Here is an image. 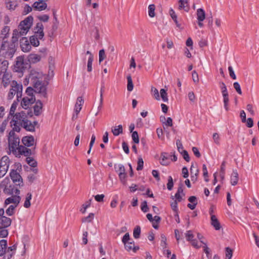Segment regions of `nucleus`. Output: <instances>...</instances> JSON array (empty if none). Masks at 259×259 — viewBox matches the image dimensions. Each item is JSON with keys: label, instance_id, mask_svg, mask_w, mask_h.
Here are the masks:
<instances>
[{"label": "nucleus", "instance_id": "1", "mask_svg": "<svg viewBox=\"0 0 259 259\" xmlns=\"http://www.w3.org/2000/svg\"><path fill=\"white\" fill-rule=\"evenodd\" d=\"M43 74L35 70H32L27 78H26L24 84L26 85L30 83L34 88L28 87L26 90L25 94L27 97L34 96L33 91L40 94L41 96L46 98L47 97L46 87L42 82Z\"/></svg>", "mask_w": 259, "mask_h": 259}, {"label": "nucleus", "instance_id": "2", "mask_svg": "<svg viewBox=\"0 0 259 259\" xmlns=\"http://www.w3.org/2000/svg\"><path fill=\"white\" fill-rule=\"evenodd\" d=\"M8 61L4 60L2 62L0 67V82L5 88L11 85V83L14 80H12L11 73L8 71Z\"/></svg>", "mask_w": 259, "mask_h": 259}, {"label": "nucleus", "instance_id": "3", "mask_svg": "<svg viewBox=\"0 0 259 259\" xmlns=\"http://www.w3.org/2000/svg\"><path fill=\"white\" fill-rule=\"evenodd\" d=\"M26 118L27 115L24 111L15 113L10 121V126L12 128V130L19 133Z\"/></svg>", "mask_w": 259, "mask_h": 259}, {"label": "nucleus", "instance_id": "4", "mask_svg": "<svg viewBox=\"0 0 259 259\" xmlns=\"http://www.w3.org/2000/svg\"><path fill=\"white\" fill-rule=\"evenodd\" d=\"M16 51V45L14 43L3 40L0 49V56L7 58H11Z\"/></svg>", "mask_w": 259, "mask_h": 259}, {"label": "nucleus", "instance_id": "5", "mask_svg": "<svg viewBox=\"0 0 259 259\" xmlns=\"http://www.w3.org/2000/svg\"><path fill=\"white\" fill-rule=\"evenodd\" d=\"M15 132L13 130H11L8 136L9 148L13 153L17 152L18 148L20 146V138Z\"/></svg>", "mask_w": 259, "mask_h": 259}, {"label": "nucleus", "instance_id": "6", "mask_svg": "<svg viewBox=\"0 0 259 259\" xmlns=\"http://www.w3.org/2000/svg\"><path fill=\"white\" fill-rule=\"evenodd\" d=\"M11 88L8 94V100H12L15 95H16L17 100L22 97L23 86L21 83H18L16 80H13L10 85Z\"/></svg>", "mask_w": 259, "mask_h": 259}, {"label": "nucleus", "instance_id": "7", "mask_svg": "<svg viewBox=\"0 0 259 259\" xmlns=\"http://www.w3.org/2000/svg\"><path fill=\"white\" fill-rule=\"evenodd\" d=\"M15 166L16 169H12L11 170L10 175V177L13 182L15 183L16 185L19 186H23V179L19 174L22 170L21 164L20 163H16Z\"/></svg>", "mask_w": 259, "mask_h": 259}, {"label": "nucleus", "instance_id": "8", "mask_svg": "<svg viewBox=\"0 0 259 259\" xmlns=\"http://www.w3.org/2000/svg\"><path fill=\"white\" fill-rule=\"evenodd\" d=\"M10 163V160L8 156H3L0 161V178L3 177L7 173Z\"/></svg>", "mask_w": 259, "mask_h": 259}, {"label": "nucleus", "instance_id": "9", "mask_svg": "<svg viewBox=\"0 0 259 259\" xmlns=\"http://www.w3.org/2000/svg\"><path fill=\"white\" fill-rule=\"evenodd\" d=\"M33 20L32 16H29L20 23L19 27L23 30L22 34L27 33L32 25Z\"/></svg>", "mask_w": 259, "mask_h": 259}, {"label": "nucleus", "instance_id": "10", "mask_svg": "<svg viewBox=\"0 0 259 259\" xmlns=\"http://www.w3.org/2000/svg\"><path fill=\"white\" fill-rule=\"evenodd\" d=\"M27 64L24 62V58L22 56L17 58L14 66V71L17 72H22L27 67Z\"/></svg>", "mask_w": 259, "mask_h": 259}, {"label": "nucleus", "instance_id": "11", "mask_svg": "<svg viewBox=\"0 0 259 259\" xmlns=\"http://www.w3.org/2000/svg\"><path fill=\"white\" fill-rule=\"evenodd\" d=\"M17 152L21 155H23L25 156L28 157L30 155H34L35 153V148L32 147L28 148L27 147L20 145L18 148Z\"/></svg>", "mask_w": 259, "mask_h": 259}, {"label": "nucleus", "instance_id": "12", "mask_svg": "<svg viewBox=\"0 0 259 259\" xmlns=\"http://www.w3.org/2000/svg\"><path fill=\"white\" fill-rule=\"evenodd\" d=\"M22 142L24 146L29 147H35L36 146V142L32 136L24 137L22 139Z\"/></svg>", "mask_w": 259, "mask_h": 259}, {"label": "nucleus", "instance_id": "13", "mask_svg": "<svg viewBox=\"0 0 259 259\" xmlns=\"http://www.w3.org/2000/svg\"><path fill=\"white\" fill-rule=\"evenodd\" d=\"M35 101L34 96L27 97L25 96L23 98L21 104L22 107L26 109L30 105L32 104Z\"/></svg>", "mask_w": 259, "mask_h": 259}, {"label": "nucleus", "instance_id": "14", "mask_svg": "<svg viewBox=\"0 0 259 259\" xmlns=\"http://www.w3.org/2000/svg\"><path fill=\"white\" fill-rule=\"evenodd\" d=\"M37 124V121H31L26 118L24 122L23 127L26 131L29 132H34L35 131V126Z\"/></svg>", "mask_w": 259, "mask_h": 259}, {"label": "nucleus", "instance_id": "15", "mask_svg": "<svg viewBox=\"0 0 259 259\" xmlns=\"http://www.w3.org/2000/svg\"><path fill=\"white\" fill-rule=\"evenodd\" d=\"M44 26L41 23H37L35 27L34 28V35L38 37L39 39H41L44 36V33L43 31Z\"/></svg>", "mask_w": 259, "mask_h": 259}, {"label": "nucleus", "instance_id": "16", "mask_svg": "<svg viewBox=\"0 0 259 259\" xmlns=\"http://www.w3.org/2000/svg\"><path fill=\"white\" fill-rule=\"evenodd\" d=\"M20 46L22 51L24 52H28L30 51L31 47L26 37H22L20 40Z\"/></svg>", "mask_w": 259, "mask_h": 259}, {"label": "nucleus", "instance_id": "17", "mask_svg": "<svg viewBox=\"0 0 259 259\" xmlns=\"http://www.w3.org/2000/svg\"><path fill=\"white\" fill-rule=\"evenodd\" d=\"M22 32H23V30H22L21 29H20L19 27H18V29H15L13 31L11 42H12L15 44V43L18 41V38L20 36L24 35L26 34V33L22 34Z\"/></svg>", "mask_w": 259, "mask_h": 259}, {"label": "nucleus", "instance_id": "18", "mask_svg": "<svg viewBox=\"0 0 259 259\" xmlns=\"http://www.w3.org/2000/svg\"><path fill=\"white\" fill-rule=\"evenodd\" d=\"M21 200V198L18 195H14L12 196L11 197H9L6 199L5 204L6 205L9 204L10 203H14L13 205H16L17 206L20 202Z\"/></svg>", "mask_w": 259, "mask_h": 259}, {"label": "nucleus", "instance_id": "19", "mask_svg": "<svg viewBox=\"0 0 259 259\" xmlns=\"http://www.w3.org/2000/svg\"><path fill=\"white\" fill-rule=\"evenodd\" d=\"M12 220L7 217L0 218V227L3 228H8L11 226Z\"/></svg>", "mask_w": 259, "mask_h": 259}, {"label": "nucleus", "instance_id": "20", "mask_svg": "<svg viewBox=\"0 0 259 259\" xmlns=\"http://www.w3.org/2000/svg\"><path fill=\"white\" fill-rule=\"evenodd\" d=\"M32 7L34 9L41 11L47 8V4L46 2H42L38 1V2H35Z\"/></svg>", "mask_w": 259, "mask_h": 259}, {"label": "nucleus", "instance_id": "21", "mask_svg": "<svg viewBox=\"0 0 259 259\" xmlns=\"http://www.w3.org/2000/svg\"><path fill=\"white\" fill-rule=\"evenodd\" d=\"M239 180V175L237 170H233L231 176L230 182L232 185L235 186L237 184Z\"/></svg>", "mask_w": 259, "mask_h": 259}, {"label": "nucleus", "instance_id": "22", "mask_svg": "<svg viewBox=\"0 0 259 259\" xmlns=\"http://www.w3.org/2000/svg\"><path fill=\"white\" fill-rule=\"evenodd\" d=\"M210 220L211 225L215 228L216 230H219L221 229V225L217 217L215 215H211Z\"/></svg>", "mask_w": 259, "mask_h": 259}, {"label": "nucleus", "instance_id": "23", "mask_svg": "<svg viewBox=\"0 0 259 259\" xmlns=\"http://www.w3.org/2000/svg\"><path fill=\"white\" fill-rule=\"evenodd\" d=\"M179 10L184 9L185 11L188 12L189 7L188 0H179Z\"/></svg>", "mask_w": 259, "mask_h": 259}, {"label": "nucleus", "instance_id": "24", "mask_svg": "<svg viewBox=\"0 0 259 259\" xmlns=\"http://www.w3.org/2000/svg\"><path fill=\"white\" fill-rule=\"evenodd\" d=\"M27 59L30 63H36L40 60L41 57L37 54H31L28 55Z\"/></svg>", "mask_w": 259, "mask_h": 259}, {"label": "nucleus", "instance_id": "25", "mask_svg": "<svg viewBox=\"0 0 259 259\" xmlns=\"http://www.w3.org/2000/svg\"><path fill=\"white\" fill-rule=\"evenodd\" d=\"M188 200L192 204L189 203L187 205L188 207L191 210L194 209L197 204V198L194 196H192L188 198Z\"/></svg>", "mask_w": 259, "mask_h": 259}, {"label": "nucleus", "instance_id": "26", "mask_svg": "<svg viewBox=\"0 0 259 259\" xmlns=\"http://www.w3.org/2000/svg\"><path fill=\"white\" fill-rule=\"evenodd\" d=\"M7 241L5 239L0 241V256H3L6 252Z\"/></svg>", "mask_w": 259, "mask_h": 259}, {"label": "nucleus", "instance_id": "27", "mask_svg": "<svg viewBox=\"0 0 259 259\" xmlns=\"http://www.w3.org/2000/svg\"><path fill=\"white\" fill-rule=\"evenodd\" d=\"M42 107V103L40 101H36V104L33 107L34 114L36 116H38L41 114Z\"/></svg>", "mask_w": 259, "mask_h": 259}, {"label": "nucleus", "instance_id": "28", "mask_svg": "<svg viewBox=\"0 0 259 259\" xmlns=\"http://www.w3.org/2000/svg\"><path fill=\"white\" fill-rule=\"evenodd\" d=\"M196 15L198 21H203L206 17L205 11L202 8L197 9Z\"/></svg>", "mask_w": 259, "mask_h": 259}, {"label": "nucleus", "instance_id": "29", "mask_svg": "<svg viewBox=\"0 0 259 259\" xmlns=\"http://www.w3.org/2000/svg\"><path fill=\"white\" fill-rule=\"evenodd\" d=\"M83 103V99L82 97H79L77 99V102L75 105V111L77 114L81 109V106Z\"/></svg>", "mask_w": 259, "mask_h": 259}, {"label": "nucleus", "instance_id": "30", "mask_svg": "<svg viewBox=\"0 0 259 259\" xmlns=\"http://www.w3.org/2000/svg\"><path fill=\"white\" fill-rule=\"evenodd\" d=\"M194 165L192 164L190 168V173H191V178L192 181H196L197 180V177L198 175L199 170L198 169L196 168L195 170H194Z\"/></svg>", "mask_w": 259, "mask_h": 259}, {"label": "nucleus", "instance_id": "31", "mask_svg": "<svg viewBox=\"0 0 259 259\" xmlns=\"http://www.w3.org/2000/svg\"><path fill=\"white\" fill-rule=\"evenodd\" d=\"M4 192L5 193L19 195L20 194V190L17 188H11V186H10L9 188H6L4 190Z\"/></svg>", "mask_w": 259, "mask_h": 259}, {"label": "nucleus", "instance_id": "32", "mask_svg": "<svg viewBox=\"0 0 259 259\" xmlns=\"http://www.w3.org/2000/svg\"><path fill=\"white\" fill-rule=\"evenodd\" d=\"M111 131L114 136H117L119 134L122 133V126L121 125H119L117 126L113 127L112 128Z\"/></svg>", "mask_w": 259, "mask_h": 259}, {"label": "nucleus", "instance_id": "33", "mask_svg": "<svg viewBox=\"0 0 259 259\" xmlns=\"http://www.w3.org/2000/svg\"><path fill=\"white\" fill-rule=\"evenodd\" d=\"M39 39L37 36L33 35L30 37V42L31 45H32L34 47H37L39 45V41L38 40Z\"/></svg>", "mask_w": 259, "mask_h": 259}, {"label": "nucleus", "instance_id": "34", "mask_svg": "<svg viewBox=\"0 0 259 259\" xmlns=\"http://www.w3.org/2000/svg\"><path fill=\"white\" fill-rule=\"evenodd\" d=\"M32 198V195L30 193H28L26 195L25 200L24 203V207L25 208H29L30 205V200Z\"/></svg>", "mask_w": 259, "mask_h": 259}, {"label": "nucleus", "instance_id": "35", "mask_svg": "<svg viewBox=\"0 0 259 259\" xmlns=\"http://www.w3.org/2000/svg\"><path fill=\"white\" fill-rule=\"evenodd\" d=\"M26 161L30 166L33 167H36L37 163L36 161L34 160L32 157L29 156L27 157L26 158Z\"/></svg>", "mask_w": 259, "mask_h": 259}, {"label": "nucleus", "instance_id": "36", "mask_svg": "<svg viewBox=\"0 0 259 259\" xmlns=\"http://www.w3.org/2000/svg\"><path fill=\"white\" fill-rule=\"evenodd\" d=\"M127 91L129 92H131L133 90L134 84L133 83L132 77L130 75H129L127 76Z\"/></svg>", "mask_w": 259, "mask_h": 259}, {"label": "nucleus", "instance_id": "37", "mask_svg": "<svg viewBox=\"0 0 259 259\" xmlns=\"http://www.w3.org/2000/svg\"><path fill=\"white\" fill-rule=\"evenodd\" d=\"M17 206L16 205H11L6 210V212L8 215L11 216L12 215L15 210V208Z\"/></svg>", "mask_w": 259, "mask_h": 259}, {"label": "nucleus", "instance_id": "38", "mask_svg": "<svg viewBox=\"0 0 259 259\" xmlns=\"http://www.w3.org/2000/svg\"><path fill=\"white\" fill-rule=\"evenodd\" d=\"M155 6L154 4L150 5L148 7V15L150 17H154L155 14Z\"/></svg>", "mask_w": 259, "mask_h": 259}, {"label": "nucleus", "instance_id": "39", "mask_svg": "<svg viewBox=\"0 0 259 259\" xmlns=\"http://www.w3.org/2000/svg\"><path fill=\"white\" fill-rule=\"evenodd\" d=\"M201 242L204 245L203 246V251L206 253V256L208 259H210L211 257V254L210 253V249L208 247L206 243L203 242L202 241H201Z\"/></svg>", "mask_w": 259, "mask_h": 259}, {"label": "nucleus", "instance_id": "40", "mask_svg": "<svg viewBox=\"0 0 259 259\" xmlns=\"http://www.w3.org/2000/svg\"><path fill=\"white\" fill-rule=\"evenodd\" d=\"M160 93L161 98H162V100L165 102H167L168 99L167 97V94L166 91L164 89H162L160 91Z\"/></svg>", "mask_w": 259, "mask_h": 259}, {"label": "nucleus", "instance_id": "41", "mask_svg": "<svg viewBox=\"0 0 259 259\" xmlns=\"http://www.w3.org/2000/svg\"><path fill=\"white\" fill-rule=\"evenodd\" d=\"M8 235V230L7 228H3L0 227V237L5 238Z\"/></svg>", "mask_w": 259, "mask_h": 259}, {"label": "nucleus", "instance_id": "42", "mask_svg": "<svg viewBox=\"0 0 259 259\" xmlns=\"http://www.w3.org/2000/svg\"><path fill=\"white\" fill-rule=\"evenodd\" d=\"M106 58V55L104 49L99 51V62L101 63Z\"/></svg>", "mask_w": 259, "mask_h": 259}, {"label": "nucleus", "instance_id": "43", "mask_svg": "<svg viewBox=\"0 0 259 259\" xmlns=\"http://www.w3.org/2000/svg\"><path fill=\"white\" fill-rule=\"evenodd\" d=\"M226 258L225 259H231L233 255V250L229 247L225 248Z\"/></svg>", "mask_w": 259, "mask_h": 259}, {"label": "nucleus", "instance_id": "44", "mask_svg": "<svg viewBox=\"0 0 259 259\" xmlns=\"http://www.w3.org/2000/svg\"><path fill=\"white\" fill-rule=\"evenodd\" d=\"M140 233H141L140 227L138 226L134 230V232H133L134 237L136 239L139 238L140 237Z\"/></svg>", "mask_w": 259, "mask_h": 259}, {"label": "nucleus", "instance_id": "45", "mask_svg": "<svg viewBox=\"0 0 259 259\" xmlns=\"http://www.w3.org/2000/svg\"><path fill=\"white\" fill-rule=\"evenodd\" d=\"M125 249L130 251L132 249H135V247L134 246V243L133 242H127L124 243Z\"/></svg>", "mask_w": 259, "mask_h": 259}, {"label": "nucleus", "instance_id": "46", "mask_svg": "<svg viewBox=\"0 0 259 259\" xmlns=\"http://www.w3.org/2000/svg\"><path fill=\"white\" fill-rule=\"evenodd\" d=\"M94 217V214L93 213H90L88 217H84L82 219V222L83 223H84V222L90 223L93 220Z\"/></svg>", "mask_w": 259, "mask_h": 259}, {"label": "nucleus", "instance_id": "47", "mask_svg": "<svg viewBox=\"0 0 259 259\" xmlns=\"http://www.w3.org/2000/svg\"><path fill=\"white\" fill-rule=\"evenodd\" d=\"M166 153H162L161 154V160L160 161V163L163 165H167L169 164V162L166 161L168 158L166 156Z\"/></svg>", "mask_w": 259, "mask_h": 259}, {"label": "nucleus", "instance_id": "48", "mask_svg": "<svg viewBox=\"0 0 259 259\" xmlns=\"http://www.w3.org/2000/svg\"><path fill=\"white\" fill-rule=\"evenodd\" d=\"M17 6L15 2H9L6 3V8L10 10H14Z\"/></svg>", "mask_w": 259, "mask_h": 259}, {"label": "nucleus", "instance_id": "49", "mask_svg": "<svg viewBox=\"0 0 259 259\" xmlns=\"http://www.w3.org/2000/svg\"><path fill=\"white\" fill-rule=\"evenodd\" d=\"M144 161L141 157H139L138 160L137 170H141L143 168Z\"/></svg>", "mask_w": 259, "mask_h": 259}, {"label": "nucleus", "instance_id": "50", "mask_svg": "<svg viewBox=\"0 0 259 259\" xmlns=\"http://www.w3.org/2000/svg\"><path fill=\"white\" fill-rule=\"evenodd\" d=\"M132 139L136 144L139 143V138L138 133L136 131L133 132L132 135Z\"/></svg>", "mask_w": 259, "mask_h": 259}, {"label": "nucleus", "instance_id": "51", "mask_svg": "<svg viewBox=\"0 0 259 259\" xmlns=\"http://www.w3.org/2000/svg\"><path fill=\"white\" fill-rule=\"evenodd\" d=\"M161 246L163 247V249L166 247V238L164 235H161Z\"/></svg>", "mask_w": 259, "mask_h": 259}, {"label": "nucleus", "instance_id": "52", "mask_svg": "<svg viewBox=\"0 0 259 259\" xmlns=\"http://www.w3.org/2000/svg\"><path fill=\"white\" fill-rule=\"evenodd\" d=\"M151 92L153 93L155 99H156L157 100H159L160 96L158 90L155 88L154 87H152Z\"/></svg>", "mask_w": 259, "mask_h": 259}, {"label": "nucleus", "instance_id": "53", "mask_svg": "<svg viewBox=\"0 0 259 259\" xmlns=\"http://www.w3.org/2000/svg\"><path fill=\"white\" fill-rule=\"evenodd\" d=\"M91 200H90L89 201H87L84 204H82V207L80 209V211H81L82 213H85L87 208L89 207L91 205Z\"/></svg>", "mask_w": 259, "mask_h": 259}, {"label": "nucleus", "instance_id": "54", "mask_svg": "<svg viewBox=\"0 0 259 259\" xmlns=\"http://www.w3.org/2000/svg\"><path fill=\"white\" fill-rule=\"evenodd\" d=\"M119 178L121 182L123 184H125L126 183V174L125 173H119L118 174Z\"/></svg>", "mask_w": 259, "mask_h": 259}, {"label": "nucleus", "instance_id": "55", "mask_svg": "<svg viewBox=\"0 0 259 259\" xmlns=\"http://www.w3.org/2000/svg\"><path fill=\"white\" fill-rule=\"evenodd\" d=\"M174 183L172 178L171 176H169L168 178V183L167 184V188L169 190H171L173 187Z\"/></svg>", "mask_w": 259, "mask_h": 259}, {"label": "nucleus", "instance_id": "56", "mask_svg": "<svg viewBox=\"0 0 259 259\" xmlns=\"http://www.w3.org/2000/svg\"><path fill=\"white\" fill-rule=\"evenodd\" d=\"M176 145L177 146V149L178 151L182 154V151H186L185 150L183 149V145L180 140H177L176 142Z\"/></svg>", "mask_w": 259, "mask_h": 259}, {"label": "nucleus", "instance_id": "57", "mask_svg": "<svg viewBox=\"0 0 259 259\" xmlns=\"http://www.w3.org/2000/svg\"><path fill=\"white\" fill-rule=\"evenodd\" d=\"M192 76V79H193V81L195 83H198L199 82V77H198V73L196 72V71L195 70L193 71Z\"/></svg>", "mask_w": 259, "mask_h": 259}, {"label": "nucleus", "instance_id": "58", "mask_svg": "<svg viewBox=\"0 0 259 259\" xmlns=\"http://www.w3.org/2000/svg\"><path fill=\"white\" fill-rule=\"evenodd\" d=\"M233 87H234V89H235V90L236 91V92L239 95H241L242 94V91H241V90L240 85V84H239L238 82H235L233 83Z\"/></svg>", "mask_w": 259, "mask_h": 259}, {"label": "nucleus", "instance_id": "59", "mask_svg": "<svg viewBox=\"0 0 259 259\" xmlns=\"http://www.w3.org/2000/svg\"><path fill=\"white\" fill-rule=\"evenodd\" d=\"M212 138L214 141V142L217 145L220 144V137L218 133H214L212 135Z\"/></svg>", "mask_w": 259, "mask_h": 259}, {"label": "nucleus", "instance_id": "60", "mask_svg": "<svg viewBox=\"0 0 259 259\" xmlns=\"http://www.w3.org/2000/svg\"><path fill=\"white\" fill-rule=\"evenodd\" d=\"M148 209H149V208L147 206V201H143L141 204V210L144 212H146L148 211Z\"/></svg>", "mask_w": 259, "mask_h": 259}, {"label": "nucleus", "instance_id": "61", "mask_svg": "<svg viewBox=\"0 0 259 259\" xmlns=\"http://www.w3.org/2000/svg\"><path fill=\"white\" fill-rule=\"evenodd\" d=\"M16 107H17V104L15 103H13L12 104L10 110L9 114L10 115H12L13 116V115L15 114L14 113H15Z\"/></svg>", "mask_w": 259, "mask_h": 259}, {"label": "nucleus", "instance_id": "62", "mask_svg": "<svg viewBox=\"0 0 259 259\" xmlns=\"http://www.w3.org/2000/svg\"><path fill=\"white\" fill-rule=\"evenodd\" d=\"M94 59H88L87 64V70L88 72H91L92 70V63Z\"/></svg>", "mask_w": 259, "mask_h": 259}, {"label": "nucleus", "instance_id": "63", "mask_svg": "<svg viewBox=\"0 0 259 259\" xmlns=\"http://www.w3.org/2000/svg\"><path fill=\"white\" fill-rule=\"evenodd\" d=\"M182 153L181 154L183 157V158L187 161H190V157L189 154L187 151H182Z\"/></svg>", "mask_w": 259, "mask_h": 259}, {"label": "nucleus", "instance_id": "64", "mask_svg": "<svg viewBox=\"0 0 259 259\" xmlns=\"http://www.w3.org/2000/svg\"><path fill=\"white\" fill-rule=\"evenodd\" d=\"M185 236L188 241H192V238L194 237V235L191 231H188L185 234Z\"/></svg>", "mask_w": 259, "mask_h": 259}]
</instances>
